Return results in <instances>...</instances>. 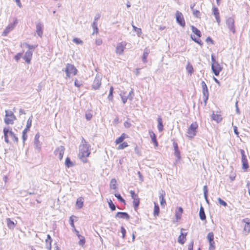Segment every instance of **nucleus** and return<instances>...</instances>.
<instances>
[{
	"label": "nucleus",
	"instance_id": "f257e3e1",
	"mask_svg": "<svg viewBox=\"0 0 250 250\" xmlns=\"http://www.w3.org/2000/svg\"><path fill=\"white\" fill-rule=\"evenodd\" d=\"M84 145H80L79 157L80 159L83 163H86V158L88 157L90 154L89 149L90 146L88 144H85Z\"/></svg>",
	"mask_w": 250,
	"mask_h": 250
},
{
	"label": "nucleus",
	"instance_id": "f03ea898",
	"mask_svg": "<svg viewBox=\"0 0 250 250\" xmlns=\"http://www.w3.org/2000/svg\"><path fill=\"white\" fill-rule=\"evenodd\" d=\"M62 71H64L66 73V79L69 78L71 74L76 75L78 72L77 69L74 65L70 63H67L65 68L64 70L62 69Z\"/></svg>",
	"mask_w": 250,
	"mask_h": 250
},
{
	"label": "nucleus",
	"instance_id": "7ed1b4c3",
	"mask_svg": "<svg viewBox=\"0 0 250 250\" xmlns=\"http://www.w3.org/2000/svg\"><path fill=\"white\" fill-rule=\"evenodd\" d=\"M16 120L15 116L12 111L10 110L5 111V117L4 118V122L7 125H13L14 121Z\"/></svg>",
	"mask_w": 250,
	"mask_h": 250
},
{
	"label": "nucleus",
	"instance_id": "20e7f679",
	"mask_svg": "<svg viewBox=\"0 0 250 250\" xmlns=\"http://www.w3.org/2000/svg\"><path fill=\"white\" fill-rule=\"evenodd\" d=\"M197 127L198 125L196 122L191 124L188 129L187 136L189 138H192L195 136Z\"/></svg>",
	"mask_w": 250,
	"mask_h": 250
},
{
	"label": "nucleus",
	"instance_id": "39448f33",
	"mask_svg": "<svg viewBox=\"0 0 250 250\" xmlns=\"http://www.w3.org/2000/svg\"><path fill=\"white\" fill-rule=\"evenodd\" d=\"M201 86L202 88L203 98L206 105L208 99L209 93L207 85L204 81H202Z\"/></svg>",
	"mask_w": 250,
	"mask_h": 250
},
{
	"label": "nucleus",
	"instance_id": "423d86ee",
	"mask_svg": "<svg viewBox=\"0 0 250 250\" xmlns=\"http://www.w3.org/2000/svg\"><path fill=\"white\" fill-rule=\"evenodd\" d=\"M226 23L229 30L235 34L236 32L235 27L234 25V19L232 17L228 18L226 19Z\"/></svg>",
	"mask_w": 250,
	"mask_h": 250
},
{
	"label": "nucleus",
	"instance_id": "0eeeda50",
	"mask_svg": "<svg viewBox=\"0 0 250 250\" xmlns=\"http://www.w3.org/2000/svg\"><path fill=\"white\" fill-rule=\"evenodd\" d=\"M175 17L176 22L181 26L185 27L186 23L182 13L179 11H177Z\"/></svg>",
	"mask_w": 250,
	"mask_h": 250
},
{
	"label": "nucleus",
	"instance_id": "6e6552de",
	"mask_svg": "<svg viewBox=\"0 0 250 250\" xmlns=\"http://www.w3.org/2000/svg\"><path fill=\"white\" fill-rule=\"evenodd\" d=\"M211 69L215 76H218L222 70V67L218 62L211 63Z\"/></svg>",
	"mask_w": 250,
	"mask_h": 250
},
{
	"label": "nucleus",
	"instance_id": "1a4fd4ad",
	"mask_svg": "<svg viewBox=\"0 0 250 250\" xmlns=\"http://www.w3.org/2000/svg\"><path fill=\"white\" fill-rule=\"evenodd\" d=\"M126 45L125 42H122L117 44L115 52L116 54L121 55L123 54Z\"/></svg>",
	"mask_w": 250,
	"mask_h": 250
},
{
	"label": "nucleus",
	"instance_id": "9d476101",
	"mask_svg": "<svg viewBox=\"0 0 250 250\" xmlns=\"http://www.w3.org/2000/svg\"><path fill=\"white\" fill-rule=\"evenodd\" d=\"M101 80L102 78L100 76L97 75L95 79L94 80L92 87L94 90L99 89L101 85Z\"/></svg>",
	"mask_w": 250,
	"mask_h": 250
},
{
	"label": "nucleus",
	"instance_id": "9b49d317",
	"mask_svg": "<svg viewBox=\"0 0 250 250\" xmlns=\"http://www.w3.org/2000/svg\"><path fill=\"white\" fill-rule=\"evenodd\" d=\"M17 23V20H15L13 23H11L8 24L2 32V35L3 36H6L8 34L15 28Z\"/></svg>",
	"mask_w": 250,
	"mask_h": 250
},
{
	"label": "nucleus",
	"instance_id": "f8f14e48",
	"mask_svg": "<svg viewBox=\"0 0 250 250\" xmlns=\"http://www.w3.org/2000/svg\"><path fill=\"white\" fill-rule=\"evenodd\" d=\"M64 150V147L61 146L55 149L54 151V154L56 156H58V158L60 160H62L63 156Z\"/></svg>",
	"mask_w": 250,
	"mask_h": 250
},
{
	"label": "nucleus",
	"instance_id": "ddd939ff",
	"mask_svg": "<svg viewBox=\"0 0 250 250\" xmlns=\"http://www.w3.org/2000/svg\"><path fill=\"white\" fill-rule=\"evenodd\" d=\"M36 32L40 37H42L43 35V24L41 22L37 23L36 26Z\"/></svg>",
	"mask_w": 250,
	"mask_h": 250
},
{
	"label": "nucleus",
	"instance_id": "4468645a",
	"mask_svg": "<svg viewBox=\"0 0 250 250\" xmlns=\"http://www.w3.org/2000/svg\"><path fill=\"white\" fill-rule=\"evenodd\" d=\"M242 222L245 223L244 228V232L247 235L250 232V219L249 218H245L242 220Z\"/></svg>",
	"mask_w": 250,
	"mask_h": 250
},
{
	"label": "nucleus",
	"instance_id": "2eb2a0df",
	"mask_svg": "<svg viewBox=\"0 0 250 250\" xmlns=\"http://www.w3.org/2000/svg\"><path fill=\"white\" fill-rule=\"evenodd\" d=\"M159 199L160 200V204L163 206H165L166 204V202L164 199V197L165 196L166 193L165 191L163 190H161L159 192Z\"/></svg>",
	"mask_w": 250,
	"mask_h": 250
},
{
	"label": "nucleus",
	"instance_id": "dca6fc26",
	"mask_svg": "<svg viewBox=\"0 0 250 250\" xmlns=\"http://www.w3.org/2000/svg\"><path fill=\"white\" fill-rule=\"evenodd\" d=\"M40 134L37 133L35 135L34 138V146L36 149L39 151L41 147V145L39 141Z\"/></svg>",
	"mask_w": 250,
	"mask_h": 250
},
{
	"label": "nucleus",
	"instance_id": "f3484780",
	"mask_svg": "<svg viewBox=\"0 0 250 250\" xmlns=\"http://www.w3.org/2000/svg\"><path fill=\"white\" fill-rule=\"evenodd\" d=\"M32 54L33 52L31 50H27L25 52L23 58L27 63H29L30 62L32 57Z\"/></svg>",
	"mask_w": 250,
	"mask_h": 250
},
{
	"label": "nucleus",
	"instance_id": "a211bd4d",
	"mask_svg": "<svg viewBox=\"0 0 250 250\" xmlns=\"http://www.w3.org/2000/svg\"><path fill=\"white\" fill-rule=\"evenodd\" d=\"M115 217H119L128 220L130 218V216L125 212H118L115 215Z\"/></svg>",
	"mask_w": 250,
	"mask_h": 250
},
{
	"label": "nucleus",
	"instance_id": "6ab92c4d",
	"mask_svg": "<svg viewBox=\"0 0 250 250\" xmlns=\"http://www.w3.org/2000/svg\"><path fill=\"white\" fill-rule=\"evenodd\" d=\"M212 12H213L214 16H215V18L216 20V21H217L218 24L219 25L221 21H220V16H219V10H218V8L215 7H213Z\"/></svg>",
	"mask_w": 250,
	"mask_h": 250
},
{
	"label": "nucleus",
	"instance_id": "aec40b11",
	"mask_svg": "<svg viewBox=\"0 0 250 250\" xmlns=\"http://www.w3.org/2000/svg\"><path fill=\"white\" fill-rule=\"evenodd\" d=\"M149 133L152 142L156 146H157L158 143L157 141L156 136L155 134L152 131L150 130L149 131Z\"/></svg>",
	"mask_w": 250,
	"mask_h": 250
},
{
	"label": "nucleus",
	"instance_id": "412c9836",
	"mask_svg": "<svg viewBox=\"0 0 250 250\" xmlns=\"http://www.w3.org/2000/svg\"><path fill=\"white\" fill-rule=\"evenodd\" d=\"M199 217L201 220L204 221L206 219V216L205 213L204 208L201 206L199 210Z\"/></svg>",
	"mask_w": 250,
	"mask_h": 250
},
{
	"label": "nucleus",
	"instance_id": "4be33fe9",
	"mask_svg": "<svg viewBox=\"0 0 250 250\" xmlns=\"http://www.w3.org/2000/svg\"><path fill=\"white\" fill-rule=\"evenodd\" d=\"M158 122V129L159 132H161L164 129L162 119L161 117H159L157 119Z\"/></svg>",
	"mask_w": 250,
	"mask_h": 250
},
{
	"label": "nucleus",
	"instance_id": "5701e85b",
	"mask_svg": "<svg viewBox=\"0 0 250 250\" xmlns=\"http://www.w3.org/2000/svg\"><path fill=\"white\" fill-rule=\"evenodd\" d=\"M149 50L146 48L144 51L143 55L142 57V61L146 63L147 62V57L149 53Z\"/></svg>",
	"mask_w": 250,
	"mask_h": 250
},
{
	"label": "nucleus",
	"instance_id": "b1692460",
	"mask_svg": "<svg viewBox=\"0 0 250 250\" xmlns=\"http://www.w3.org/2000/svg\"><path fill=\"white\" fill-rule=\"evenodd\" d=\"M8 131H9V127H4L3 128L4 141L6 143H9V141L8 140Z\"/></svg>",
	"mask_w": 250,
	"mask_h": 250
},
{
	"label": "nucleus",
	"instance_id": "393cba45",
	"mask_svg": "<svg viewBox=\"0 0 250 250\" xmlns=\"http://www.w3.org/2000/svg\"><path fill=\"white\" fill-rule=\"evenodd\" d=\"M110 188L111 189H113L117 190V181L115 178H113L111 180L110 182Z\"/></svg>",
	"mask_w": 250,
	"mask_h": 250
},
{
	"label": "nucleus",
	"instance_id": "a878e982",
	"mask_svg": "<svg viewBox=\"0 0 250 250\" xmlns=\"http://www.w3.org/2000/svg\"><path fill=\"white\" fill-rule=\"evenodd\" d=\"M8 134H9L10 136L12 138V139L14 142H18V138L16 136L15 134L12 131L11 128H10L9 127Z\"/></svg>",
	"mask_w": 250,
	"mask_h": 250
},
{
	"label": "nucleus",
	"instance_id": "bb28decb",
	"mask_svg": "<svg viewBox=\"0 0 250 250\" xmlns=\"http://www.w3.org/2000/svg\"><path fill=\"white\" fill-rule=\"evenodd\" d=\"M203 191H204V196L205 199L206 200V202L208 204L209 201L208 198V187H207V185H205L204 186Z\"/></svg>",
	"mask_w": 250,
	"mask_h": 250
},
{
	"label": "nucleus",
	"instance_id": "cd10ccee",
	"mask_svg": "<svg viewBox=\"0 0 250 250\" xmlns=\"http://www.w3.org/2000/svg\"><path fill=\"white\" fill-rule=\"evenodd\" d=\"M6 223L8 227L10 229H12L15 227V224L13 221L10 220V218H7L6 219Z\"/></svg>",
	"mask_w": 250,
	"mask_h": 250
},
{
	"label": "nucleus",
	"instance_id": "c85d7f7f",
	"mask_svg": "<svg viewBox=\"0 0 250 250\" xmlns=\"http://www.w3.org/2000/svg\"><path fill=\"white\" fill-rule=\"evenodd\" d=\"M192 31L198 37H201V33L200 31L196 27H194V26H191Z\"/></svg>",
	"mask_w": 250,
	"mask_h": 250
},
{
	"label": "nucleus",
	"instance_id": "c756f323",
	"mask_svg": "<svg viewBox=\"0 0 250 250\" xmlns=\"http://www.w3.org/2000/svg\"><path fill=\"white\" fill-rule=\"evenodd\" d=\"M65 165L66 167L68 168L72 167L74 166V164L70 160V159L69 157L66 158L65 161Z\"/></svg>",
	"mask_w": 250,
	"mask_h": 250
},
{
	"label": "nucleus",
	"instance_id": "7c9ffc66",
	"mask_svg": "<svg viewBox=\"0 0 250 250\" xmlns=\"http://www.w3.org/2000/svg\"><path fill=\"white\" fill-rule=\"evenodd\" d=\"M160 208L158 204L154 203V208L153 214L155 216H158L159 214Z\"/></svg>",
	"mask_w": 250,
	"mask_h": 250
},
{
	"label": "nucleus",
	"instance_id": "2f4dec72",
	"mask_svg": "<svg viewBox=\"0 0 250 250\" xmlns=\"http://www.w3.org/2000/svg\"><path fill=\"white\" fill-rule=\"evenodd\" d=\"M241 161L242 163V168L245 170H247L249 168V164L247 159L242 160Z\"/></svg>",
	"mask_w": 250,
	"mask_h": 250
},
{
	"label": "nucleus",
	"instance_id": "473e14b6",
	"mask_svg": "<svg viewBox=\"0 0 250 250\" xmlns=\"http://www.w3.org/2000/svg\"><path fill=\"white\" fill-rule=\"evenodd\" d=\"M186 69L189 74L190 75L192 74L193 72V68L191 64H190L189 63H188V64L187 65Z\"/></svg>",
	"mask_w": 250,
	"mask_h": 250
},
{
	"label": "nucleus",
	"instance_id": "72a5a7b5",
	"mask_svg": "<svg viewBox=\"0 0 250 250\" xmlns=\"http://www.w3.org/2000/svg\"><path fill=\"white\" fill-rule=\"evenodd\" d=\"M32 116H31L28 119V120L27 121V123H26V128H25V129L29 130L30 128L31 127V125H32Z\"/></svg>",
	"mask_w": 250,
	"mask_h": 250
},
{
	"label": "nucleus",
	"instance_id": "f704fd0d",
	"mask_svg": "<svg viewBox=\"0 0 250 250\" xmlns=\"http://www.w3.org/2000/svg\"><path fill=\"white\" fill-rule=\"evenodd\" d=\"M83 201L82 198H78L76 201V206L78 207L79 208H81L83 207Z\"/></svg>",
	"mask_w": 250,
	"mask_h": 250
},
{
	"label": "nucleus",
	"instance_id": "c9c22d12",
	"mask_svg": "<svg viewBox=\"0 0 250 250\" xmlns=\"http://www.w3.org/2000/svg\"><path fill=\"white\" fill-rule=\"evenodd\" d=\"M113 86H111L109 90V93L108 96V99L109 101H112L113 99Z\"/></svg>",
	"mask_w": 250,
	"mask_h": 250
},
{
	"label": "nucleus",
	"instance_id": "e433bc0d",
	"mask_svg": "<svg viewBox=\"0 0 250 250\" xmlns=\"http://www.w3.org/2000/svg\"><path fill=\"white\" fill-rule=\"evenodd\" d=\"M212 119L217 121V122H219L221 120V118L220 117V116L217 114H215L214 113H213L212 115Z\"/></svg>",
	"mask_w": 250,
	"mask_h": 250
},
{
	"label": "nucleus",
	"instance_id": "4c0bfd02",
	"mask_svg": "<svg viewBox=\"0 0 250 250\" xmlns=\"http://www.w3.org/2000/svg\"><path fill=\"white\" fill-rule=\"evenodd\" d=\"M133 204L134 208L136 210L138 208V207L139 205V204H140L139 198H138L137 199H134L133 201Z\"/></svg>",
	"mask_w": 250,
	"mask_h": 250
},
{
	"label": "nucleus",
	"instance_id": "58836bf2",
	"mask_svg": "<svg viewBox=\"0 0 250 250\" xmlns=\"http://www.w3.org/2000/svg\"><path fill=\"white\" fill-rule=\"evenodd\" d=\"M207 238L208 241V242L214 241L213 233L212 232H209L207 235Z\"/></svg>",
	"mask_w": 250,
	"mask_h": 250
},
{
	"label": "nucleus",
	"instance_id": "ea45409f",
	"mask_svg": "<svg viewBox=\"0 0 250 250\" xmlns=\"http://www.w3.org/2000/svg\"><path fill=\"white\" fill-rule=\"evenodd\" d=\"M125 94H126L125 92H124L123 95L120 94L122 102L124 104L126 103L127 99H129V98H128V97L126 95H125Z\"/></svg>",
	"mask_w": 250,
	"mask_h": 250
},
{
	"label": "nucleus",
	"instance_id": "a19ab883",
	"mask_svg": "<svg viewBox=\"0 0 250 250\" xmlns=\"http://www.w3.org/2000/svg\"><path fill=\"white\" fill-rule=\"evenodd\" d=\"M79 239H80V241L79 242V244L81 246H83L85 242V238L83 236L81 235L79 236L78 237Z\"/></svg>",
	"mask_w": 250,
	"mask_h": 250
},
{
	"label": "nucleus",
	"instance_id": "79ce46f5",
	"mask_svg": "<svg viewBox=\"0 0 250 250\" xmlns=\"http://www.w3.org/2000/svg\"><path fill=\"white\" fill-rule=\"evenodd\" d=\"M114 195L118 199V200L122 202V203H123L124 204L125 203V200L123 198V197H122V196L120 194H119V193H115L114 194Z\"/></svg>",
	"mask_w": 250,
	"mask_h": 250
},
{
	"label": "nucleus",
	"instance_id": "37998d69",
	"mask_svg": "<svg viewBox=\"0 0 250 250\" xmlns=\"http://www.w3.org/2000/svg\"><path fill=\"white\" fill-rule=\"evenodd\" d=\"M108 203L109 207L112 211H114L116 209V206L111 200L108 202Z\"/></svg>",
	"mask_w": 250,
	"mask_h": 250
},
{
	"label": "nucleus",
	"instance_id": "c03bdc74",
	"mask_svg": "<svg viewBox=\"0 0 250 250\" xmlns=\"http://www.w3.org/2000/svg\"><path fill=\"white\" fill-rule=\"evenodd\" d=\"M174 155L177 158L176 161L181 159L180 151L179 149L174 150Z\"/></svg>",
	"mask_w": 250,
	"mask_h": 250
},
{
	"label": "nucleus",
	"instance_id": "a18cd8bd",
	"mask_svg": "<svg viewBox=\"0 0 250 250\" xmlns=\"http://www.w3.org/2000/svg\"><path fill=\"white\" fill-rule=\"evenodd\" d=\"M92 26L94 29V32L93 34H94L95 33H97L98 32V28L97 26V21H94Z\"/></svg>",
	"mask_w": 250,
	"mask_h": 250
},
{
	"label": "nucleus",
	"instance_id": "49530a36",
	"mask_svg": "<svg viewBox=\"0 0 250 250\" xmlns=\"http://www.w3.org/2000/svg\"><path fill=\"white\" fill-rule=\"evenodd\" d=\"M128 144L126 142H124L122 144H120L118 147V149H123L128 146Z\"/></svg>",
	"mask_w": 250,
	"mask_h": 250
},
{
	"label": "nucleus",
	"instance_id": "de8ad7c7",
	"mask_svg": "<svg viewBox=\"0 0 250 250\" xmlns=\"http://www.w3.org/2000/svg\"><path fill=\"white\" fill-rule=\"evenodd\" d=\"M24 44L29 49L28 50H34L37 47V45H30L27 43Z\"/></svg>",
	"mask_w": 250,
	"mask_h": 250
},
{
	"label": "nucleus",
	"instance_id": "09e8293b",
	"mask_svg": "<svg viewBox=\"0 0 250 250\" xmlns=\"http://www.w3.org/2000/svg\"><path fill=\"white\" fill-rule=\"evenodd\" d=\"M28 130H27V129H24L23 131H22V140H23V143L24 142V141L27 139V136L26 135V133L28 131Z\"/></svg>",
	"mask_w": 250,
	"mask_h": 250
},
{
	"label": "nucleus",
	"instance_id": "8fccbe9b",
	"mask_svg": "<svg viewBox=\"0 0 250 250\" xmlns=\"http://www.w3.org/2000/svg\"><path fill=\"white\" fill-rule=\"evenodd\" d=\"M129 193L131 195V198H132L133 200H134V199H137L138 198V196L137 194H136L134 191L133 190H130L129 191Z\"/></svg>",
	"mask_w": 250,
	"mask_h": 250
},
{
	"label": "nucleus",
	"instance_id": "3c124183",
	"mask_svg": "<svg viewBox=\"0 0 250 250\" xmlns=\"http://www.w3.org/2000/svg\"><path fill=\"white\" fill-rule=\"evenodd\" d=\"M193 15L196 18L200 17V12L199 10L193 9Z\"/></svg>",
	"mask_w": 250,
	"mask_h": 250
},
{
	"label": "nucleus",
	"instance_id": "603ef678",
	"mask_svg": "<svg viewBox=\"0 0 250 250\" xmlns=\"http://www.w3.org/2000/svg\"><path fill=\"white\" fill-rule=\"evenodd\" d=\"M218 203L222 206L224 207H226L227 206V203L224 201L223 200L221 199L220 198H218Z\"/></svg>",
	"mask_w": 250,
	"mask_h": 250
},
{
	"label": "nucleus",
	"instance_id": "864d4df0",
	"mask_svg": "<svg viewBox=\"0 0 250 250\" xmlns=\"http://www.w3.org/2000/svg\"><path fill=\"white\" fill-rule=\"evenodd\" d=\"M126 96L128 97V98H129V100L131 101L133 99L134 96V92L133 89H131L128 95Z\"/></svg>",
	"mask_w": 250,
	"mask_h": 250
},
{
	"label": "nucleus",
	"instance_id": "5fc2aeb1",
	"mask_svg": "<svg viewBox=\"0 0 250 250\" xmlns=\"http://www.w3.org/2000/svg\"><path fill=\"white\" fill-rule=\"evenodd\" d=\"M132 27L134 31H136L139 36L142 33L141 29L140 28H137L133 25H132Z\"/></svg>",
	"mask_w": 250,
	"mask_h": 250
},
{
	"label": "nucleus",
	"instance_id": "6e6d98bb",
	"mask_svg": "<svg viewBox=\"0 0 250 250\" xmlns=\"http://www.w3.org/2000/svg\"><path fill=\"white\" fill-rule=\"evenodd\" d=\"M191 38L193 41H194L195 42L198 43L200 45H202L203 43L202 42V41L200 39H197L195 38H193L192 35H191Z\"/></svg>",
	"mask_w": 250,
	"mask_h": 250
},
{
	"label": "nucleus",
	"instance_id": "4d7b16f0",
	"mask_svg": "<svg viewBox=\"0 0 250 250\" xmlns=\"http://www.w3.org/2000/svg\"><path fill=\"white\" fill-rule=\"evenodd\" d=\"M73 42L77 44H82L83 43L82 40L77 38H74L73 40Z\"/></svg>",
	"mask_w": 250,
	"mask_h": 250
},
{
	"label": "nucleus",
	"instance_id": "13d9d810",
	"mask_svg": "<svg viewBox=\"0 0 250 250\" xmlns=\"http://www.w3.org/2000/svg\"><path fill=\"white\" fill-rule=\"evenodd\" d=\"M74 85L77 87H80L82 85V83L81 81H78L77 79L75 80Z\"/></svg>",
	"mask_w": 250,
	"mask_h": 250
},
{
	"label": "nucleus",
	"instance_id": "bf43d9fd",
	"mask_svg": "<svg viewBox=\"0 0 250 250\" xmlns=\"http://www.w3.org/2000/svg\"><path fill=\"white\" fill-rule=\"evenodd\" d=\"M240 152H241V156H242L241 160L247 159V156L245 155V151L243 149H240Z\"/></svg>",
	"mask_w": 250,
	"mask_h": 250
},
{
	"label": "nucleus",
	"instance_id": "052dcab7",
	"mask_svg": "<svg viewBox=\"0 0 250 250\" xmlns=\"http://www.w3.org/2000/svg\"><path fill=\"white\" fill-rule=\"evenodd\" d=\"M209 249H211V250H215V246L214 241L209 242Z\"/></svg>",
	"mask_w": 250,
	"mask_h": 250
},
{
	"label": "nucleus",
	"instance_id": "680f3d73",
	"mask_svg": "<svg viewBox=\"0 0 250 250\" xmlns=\"http://www.w3.org/2000/svg\"><path fill=\"white\" fill-rule=\"evenodd\" d=\"M22 56V53H19L18 54H17L15 57H14V59H15V60L17 61V62H18L19 60L20 59V58Z\"/></svg>",
	"mask_w": 250,
	"mask_h": 250
},
{
	"label": "nucleus",
	"instance_id": "e2e57ef3",
	"mask_svg": "<svg viewBox=\"0 0 250 250\" xmlns=\"http://www.w3.org/2000/svg\"><path fill=\"white\" fill-rule=\"evenodd\" d=\"M48 242H45L46 243V248L48 250H51V243L52 241H48Z\"/></svg>",
	"mask_w": 250,
	"mask_h": 250
},
{
	"label": "nucleus",
	"instance_id": "0e129e2a",
	"mask_svg": "<svg viewBox=\"0 0 250 250\" xmlns=\"http://www.w3.org/2000/svg\"><path fill=\"white\" fill-rule=\"evenodd\" d=\"M121 231L122 234V237H123V238H124L125 237V233H126V230L124 227H121Z\"/></svg>",
	"mask_w": 250,
	"mask_h": 250
},
{
	"label": "nucleus",
	"instance_id": "69168bd1",
	"mask_svg": "<svg viewBox=\"0 0 250 250\" xmlns=\"http://www.w3.org/2000/svg\"><path fill=\"white\" fill-rule=\"evenodd\" d=\"M124 140L123 139L122 137L120 136L118 138H117L116 141L115 143L116 144H119L123 142Z\"/></svg>",
	"mask_w": 250,
	"mask_h": 250
},
{
	"label": "nucleus",
	"instance_id": "338daca9",
	"mask_svg": "<svg viewBox=\"0 0 250 250\" xmlns=\"http://www.w3.org/2000/svg\"><path fill=\"white\" fill-rule=\"evenodd\" d=\"M193 240L191 241V242L188 245V250H193Z\"/></svg>",
	"mask_w": 250,
	"mask_h": 250
},
{
	"label": "nucleus",
	"instance_id": "774afa93",
	"mask_svg": "<svg viewBox=\"0 0 250 250\" xmlns=\"http://www.w3.org/2000/svg\"><path fill=\"white\" fill-rule=\"evenodd\" d=\"M178 242L180 244H183L185 242V241L184 239H183L181 235H180L178 238Z\"/></svg>",
	"mask_w": 250,
	"mask_h": 250
}]
</instances>
